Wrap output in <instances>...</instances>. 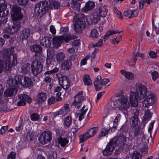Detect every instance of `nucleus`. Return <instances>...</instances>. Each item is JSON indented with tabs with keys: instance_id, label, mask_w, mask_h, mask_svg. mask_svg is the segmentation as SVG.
<instances>
[{
	"instance_id": "ea45409f",
	"label": "nucleus",
	"mask_w": 159,
	"mask_h": 159,
	"mask_svg": "<svg viewBox=\"0 0 159 159\" xmlns=\"http://www.w3.org/2000/svg\"><path fill=\"white\" fill-rule=\"evenodd\" d=\"M72 121V117L70 116H67L66 117L64 120V125L66 127H68L71 124Z\"/></svg>"
},
{
	"instance_id": "69168bd1",
	"label": "nucleus",
	"mask_w": 159,
	"mask_h": 159,
	"mask_svg": "<svg viewBox=\"0 0 159 159\" xmlns=\"http://www.w3.org/2000/svg\"><path fill=\"white\" fill-rule=\"evenodd\" d=\"M26 138L28 140L31 141L33 140V134L32 133L28 132L26 136Z\"/></svg>"
},
{
	"instance_id": "7c9ffc66",
	"label": "nucleus",
	"mask_w": 159,
	"mask_h": 159,
	"mask_svg": "<svg viewBox=\"0 0 159 159\" xmlns=\"http://www.w3.org/2000/svg\"><path fill=\"white\" fill-rule=\"evenodd\" d=\"M120 72L128 79H132L134 78V75L131 72H127L124 70H121L120 71Z\"/></svg>"
},
{
	"instance_id": "a878e982",
	"label": "nucleus",
	"mask_w": 159,
	"mask_h": 159,
	"mask_svg": "<svg viewBox=\"0 0 159 159\" xmlns=\"http://www.w3.org/2000/svg\"><path fill=\"white\" fill-rule=\"evenodd\" d=\"M40 44L45 47H49L50 46L51 43L48 37H45L40 40Z\"/></svg>"
},
{
	"instance_id": "bf43d9fd",
	"label": "nucleus",
	"mask_w": 159,
	"mask_h": 159,
	"mask_svg": "<svg viewBox=\"0 0 159 159\" xmlns=\"http://www.w3.org/2000/svg\"><path fill=\"white\" fill-rule=\"evenodd\" d=\"M56 100L55 97L51 96L49 98L48 100V105H50L55 102Z\"/></svg>"
},
{
	"instance_id": "37998d69",
	"label": "nucleus",
	"mask_w": 159,
	"mask_h": 159,
	"mask_svg": "<svg viewBox=\"0 0 159 159\" xmlns=\"http://www.w3.org/2000/svg\"><path fill=\"white\" fill-rule=\"evenodd\" d=\"M79 143H80L85 142L86 140L89 138V136L85 133L84 134L80 135L79 136Z\"/></svg>"
},
{
	"instance_id": "4d7b16f0",
	"label": "nucleus",
	"mask_w": 159,
	"mask_h": 159,
	"mask_svg": "<svg viewBox=\"0 0 159 159\" xmlns=\"http://www.w3.org/2000/svg\"><path fill=\"white\" fill-rule=\"evenodd\" d=\"M141 154L136 151L134 152L132 154V159H141Z\"/></svg>"
},
{
	"instance_id": "5701e85b",
	"label": "nucleus",
	"mask_w": 159,
	"mask_h": 159,
	"mask_svg": "<svg viewBox=\"0 0 159 159\" xmlns=\"http://www.w3.org/2000/svg\"><path fill=\"white\" fill-rule=\"evenodd\" d=\"M122 32L123 31H119L118 30L115 31L113 30H110L107 32L106 34L103 36L102 38L105 41H106L110 36L116 34H119Z\"/></svg>"
},
{
	"instance_id": "aec40b11",
	"label": "nucleus",
	"mask_w": 159,
	"mask_h": 159,
	"mask_svg": "<svg viewBox=\"0 0 159 159\" xmlns=\"http://www.w3.org/2000/svg\"><path fill=\"white\" fill-rule=\"evenodd\" d=\"M85 106L84 105L80 110H78L76 112L77 116L79 117L78 120L79 121H81L84 118V116L86 112L88 109H85Z\"/></svg>"
},
{
	"instance_id": "e2e57ef3",
	"label": "nucleus",
	"mask_w": 159,
	"mask_h": 159,
	"mask_svg": "<svg viewBox=\"0 0 159 159\" xmlns=\"http://www.w3.org/2000/svg\"><path fill=\"white\" fill-rule=\"evenodd\" d=\"M16 153L13 151H11L7 156L8 159H15L16 157Z\"/></svg>"
},
{
	"instance_id": "2eb2a0df",
	"label": "nucleus",
	"mask_w": 159,
	"mask_h": 159,
	"mask_svg": "<svg viewBox=\"0 0 159 159\" xmlns=\"http://www.w3.org/2000/svg\"><path fill=\"white\" fill-rule=\"evenodd\" d=\"M117 101L119 105V108L126 110L129 107V104L128 102V98L126 96L118 98Z\"/></svg>"
},
{
	"instance_id": "de8ad7c7",
	"label": "nucleus",
	"mask_w": 159,
	"mask_h": 159,
	"mask_svg": "<svg viewBox=\"0 0 159 159\" xmlns=\"http://www.w3.org/2000/svg\"><path fill=\"white\" fill-rule=\"evenodd\" d=\"M72 7L75 12H79L80 10V5L78 2H74L72 5Z\"/></svg>"
},
{
	"instance_id": "052dcab7",
	"label": "nucleus",
	"mask_w": 159,
	"mask_h": 159,
	"mask_svg": "<svg viewBox=\"0 0 159 159\" xmlns=\"http://www.w3.org/2000/svg\"><path fill=\"white\" fill-rule=\"evenodd\" d=\"M103 45V41L101 39H100L96 44L92 43V46L93 47H101Z\"/></svg>"
},
{
	"instance_id": "09e8293b",
	"label": "nucleus",
	"mask_w": 159,
	"mask_h": 159,
	"mask_svg": "<svg viewBox=\"0 0 159 159\" xmlns=\"http://www.w3.org/2000/svg\"><path fill=\"white\" fill-rule=\"evenodd\" d=\"M66 112H64L62 110H60L59 111L53 113L52 115L54 117H55L57 116H64L66 115Z\"/></svg>"
},
{
	"instance_id": "a19ab883",
	"label": "nucleus",
	"mask_w": 159,
	"mask_h": 159,
	"mask_svg": "<svg viewBox=\"0 0 159 159\" xmlns=\"http://www.w3.org/2000/svg\"><path fill=\"white\" fill-rule=\"evenodd\" d=\"M75 14L76 15L74 18V20L76 21L78 20H83L82 19L84 17V15L81 13L76 12H74Z\"/></svg>"
},
{
	"instance_id": "6e6552de",
	"label": "nucleus",
	"mask_w": 159,
	"mask_h": 159,
	"mask_svg": "<svg viewBox=\"0 0 159 159\" xmlns=\"http://www.w3.org/2000/svg\"><path fill=\"white\" fill-rule=\"evenodd\" d=\"M43 66L41 62L34 60L31 65V73L36 76L42 71Z\"/></svg>"
},
{
	"instance_id": "9b49d317",
	"label": "nucleus",
	"mask_w": 159,
	"mask_h": 159,
	"mask_svg": "<svg viewBox=\"0 0 159 159\" xmlns=\"http://www.w3.org/2000/svg\"><path fill=\"white\" fill-rule=\"evenodd\" d=\"M83 93V91L79 92L74 97V99L73 104L77 108H79L81 107L82 105V102L85 99V98L82 96Z\"/></svg>"
},
{
	"instance_id": "49530a36",
	"label": "nucleus",
	"mask_w": 159,
	"mask_h": 159,
	"mask_svg": "<svg viewBox=\"0 0 159 159\" xmlns=\"http://www.w3.org/2000/svg\"><path fill=\"white\" fill-rule=\"evenodd\" d=\"M139 95L140 96V98L143 99L149 93L148 90H139Z\"/></svg>"
},
{
	"instance_id": "0eeeda50",
	"label": "nucleus",
	"mask_w": 159,
	"mask_h": 159,
	"mask_svg": "<svg viewBox=\"0 0 159 159\" xmlns=\"http://www.w3.org/2000/svg\"><path fill=\"white\" fill-rule=\"evenodd\" d=\"M60 85L64 89H67L70 86V83L69 79L66 76L60 73L56 74Z\"/></svg>"
},
{
	"instance_id": "f257e3e1",
	"label": "nucleus",
	"mask_w": 159,
	"mask_h": 159,
	"mask_svg": "<svg viewBox=\"0 0 159 159\" xmlns=\"http://www.w3.org/2000/svg\"><path fill=\"white\" fill-rule=\"evenodd\" d=\"M126 141V137L124 135L119 136L113 138L107 144L106 148L102 151L103 155H110L115 148L116 152H119L123 149Z\"/></svg>"
},
{
	"instance_id": "20e7f679",
	"label": "nucleus",
	"mask_w": 159,
	"mask_h": 159,
	"mask_svg": "<svg viewBox=\"0 0 159 159\" xmlns=\"http://www.w3.org/2000/svg\"><path fill=\"white\" fill-rule=\"evenodd\" d=\"M134 112V115L133 117L131 118V121L130 123L131 126L134 127L131 131L133 134V138H137L139 137L141 135H143V131L140 130V127L139 126H136L138 124L139 120V111L137 109H135Z\"/></svg>"
},
{
	"instance_id": "4c0bfd02",
	"label": "nucleus",
	"mask_w": 159,
	"mask_h": 159,
	"mask_svg": "<svg viewBox=\"0 0 159 159\" xmlns=\"http://www.w3.org/2000/svg\"><path fill=\"white\" fill-rule=\"evenodd\" d=\"M18 98L21 99L23 100L27 101L28 102H31V99L29 96L25 94H20L18 96Z\"/></svg>"
},
{
	"instance_id": "412c9836",
	"label": "nucleus",
	"mask_w": 159,
	"mask_h": 159,
	"mask_svg": "<svg viewBox=\"0 0 159 159\" xmlns=\"http://www.w3.org/2000/svg\"><path fill=\"white\" fill-rule=\"evenodd\" d=\"M138 14V12L136 11L135 10H131L130 9H128L127 11L124 12L123 15L124 16L130 18L133 17L137 16Z\"/></svg>"
},
{
	"instance_id": "79ce46f5",
	"label": "nucleus",
	"mask_w": 159,
	"mask_h": 159,
	"mask_svg": "<svg viewBox=\"0 0 159 159\" xmlns=\"http://www.w3.org/2000/svg\"><path fill=\"white\" fill-rule=\"evenodd\" d=\"M109 131V129H107L102 128L101 129L100 132L99 133V138L100 139H101L102 137L105 136L108 134Z\"/></svg>"
},
{
	"instance_id": "c9c22d12",
	"label": "nucleus",
	"mask_w": 159,
	"mask_h": 159,
	"mask_svg": "<svg viewBox=\"0 0 159 159\" xmlns=\"http://www.w3.org/2000/svg\"><path fill=\"white\" fill-rule=\"evenodd\" d=\"M17 90H6L4 92V96L6 97H11L16 94Z\"/></svg>"
},
{
	"instance_id": "2f4dec72",
	"label": "nucleus",
	"mask_w": 159,
	"mask_h": 159,
	"mask_svg": "<svg viewBox=\"0 0 159 159\" xmlns=\"http://www.w3.org/2000/svg\"><path fill=\"white\" fill-rule=\"evenodd\" d=\"M30 50L36 52H40L42 50V48L39 45L37 44L32 45L30 47Z\"/></svg>"
},
{
	"instance_id": "c03bdc74",
	"label": "nucleus",
	"mask_w": 159,
	"mask_h": 159,
	"mask_svg": "<svg viewBox=\"0 0 159 159\" xmlns=\"http://www.w3.org/2000/svg\"><path fill=\"white\" fill-rule=\"evenodd\" d=\"M90 36L93 40L98 38V33L96 29H93L91 30Z\"/></svg>"
},
{
	"instance_id": "864d4df0",
	"label": "nucleus",
	"mask_w": 159,
	"mask_h": 159,
	"mask_svg": "<svg viewBox=\"0 0 159 159\" xmlns=\"http://www.w3.org/2000/svg\"><path fill=\"white\" fill-rule=\"evenodd\" d=\"M83 125H79L78 124L75 125V126L71 129L72 132L73 134H76L79 129L83 127Z\"/></svg>"
},
{
	"instance_id": "423d86ee",
	"label": "nucleus",
	"mask_w": 159,
	"mask_h": 159,
	"mask_svg": "<svg viewBox=\"0 0 159 159\" xmlns=\"http://www.w3.org/2000/svg\"><path fill=\"white\" fill-rule=\"evenodd\" d=\"M75 39L73 35L64 34L62 36H54L52 40L53 45L56 47H59L63 41L66 43L68 42L72 39Z\"/></svg>"
},
{
	"instance_id": "338daca9",
	"label": "nucleus",
	"mask_w": 159,
	"mask_h": 159,
	"mask_svg": "<svg viewBox=\"0 0 159 159\" xmlns=\"http://www.w3.org/2000/svg\"><path fill=\"white\" fill-rule=\"evenodd\" d=\"M114 11L116 14L117 16L120 19H122V16L120 11H118L116 7L114 8Z\"/></svg>"
},
{
	"instance_id": "58836bf2",
	"label": "nucleus",
	"mask_w": 159,
	"mask_h": 159,
	"mask_svg": "<svg viewBox=\"0 0 159 159\" xmlns=\"http://www.w3.org/2000/svg\"><path fill=\"white\" fill-rule=\"evenodd\" d=\"M152 115L150 111L148 110H147L144 114L143 117V120L147 123L148 121L151 118Z\"/></svg>"
},
{
	"instance_id": "0e129e2a",
	"label": "nucleus",
	"mask_w": 159,
	"mask_h": 159,
	"mask_svg": "<svg viewBox=\"0 0 159 159\" xmlns=\"http://www.w3.org/2000/svg\"><path fill=\"white\" fill-rule=\"evenodd\" d=\"M152 76L153 80L155 81L159 76L158 73L156 71H155L152 73Z\"/></svg>"
},
{
	"instance_id": "9d476101",
	"label": "nucleus",
	"mask_w": 159,
	"mask_h": 159,
	"mask_svg": "<svg viewBox=\"0 0 159 159\" xmlns=\"http://www.w3.org/2000/svg\"><path fill=\"white\" fill-rule=\"evenodd\" d=\"M13 21H14L13 25L11 27L6 28L4 30L6 32L10 34H13L17 33L21 26V21L20 20Z\"/></svg>"
},
{
	"instance_id": "774afa93",
	"label": "nucleus",
	"mask_w": 159,
	"mask_h": 159,
	"mask_svg": "<svg viewBox=\"0 0 159 159\" xmlns=\"http://www.w3.org/2000/svg\"><path fill=\"white\" fill-rule=\"evenodd\" d=\"M89 58V57L87 56L84 58L82 59L80 62V64L84 66L87 63V60Z\"/></svg>"
},
{
	"instance_id": "473e14b6",
	"label": "nucleus",
	"mask_w": 159,
	"mask_h": 159,
	"mask_svg": "<svg viewBox=\"0 0 159 159\" xmlns=\"http://www.w3.org/2000/svg\"><path fill=\"white\" fill-rule=\"evenodd\" d=\"M102 77L100 75H98L94 82V86L95 89H98L100 86L101 81L102 80Z\"/></svg>"
},
{
	"instance_id": "8fccbe9b",
	"label": "nucleus",
	"mask_w": 159,
	"mask_h": 159,
	"mask_svg": "<svg viewBox=\"0 0 159 159\" xmlns=\"http://www.w3.org/2000/svg\"><path fill=\"white\" fill-rule=\"evenodd\" d=\"M122 39V35H118L115 38H114L112 39V43L113 44H117L119 43V42Z\"/></svg>"
},
{
	"instance_id": "a18cd8bd",
	"label": "nucleus",
	"mask_w": 159,
	"mask_h": 159,
	"mask_svg": "<svg viewBox=\"0 0 159 159\" xmlns=\"http://www.w3.org/2000/svg\"><path fill=\"white\" fill-rule=\"evenodd\" d=\"M121 117V116L120 114H118L117 116L116 117L114 120L113 122V126L112 127V129H116L118 125V122L120 120Z\"/></svg>"
},
{
	"instance_id": "c85d7f7f",
	"label": "nucleus",
	"mask_w": 159,
	"mask_h": 159,
	"mask_svg": "<svg viewBox=\"0 0 159 159\" xmlns=\"http://www.w3.org/2000/svg\"><path fill=\"white\" fill-rule=\"evenodd\" d=\"M83 80L84 84L88 86H90L92 84V81L89 75H85L83 77Z\"/></svg>"
},
{
	"instance_id": "39448f33",
	"label": "nucleus",
	"mask_w": 159,
	"mask_h": 159,
	"mask_svg": "<svg viewBox=\"0 0 159 159\" xmlns=\"http://www.w3.org/2000/svg\"><path fill=\"white\" fill-rule=\"evenodd\" d=\"M49 4L46 1H42L37 3L34 9V14L38 17H41L46 13L48 10Z\"/></svg>"
},
{
	"instance_id": "f704fd0d",
	"label": "nucleus",
	"mask_w": 159,
	"mask_h": 159,
	"mask_svg": "<svg viewBox=\"0 0 159 159\" xmlns=\"http://www.w3.org/2000/svg\"><path fill=\"white\" fill-rule=\"evenodd\" d=\"M110 81V80L109 79L104 78L101 81L100 86L98 88V89H106V85L109 83Z\"/></svg>"
},
{
	"instance_id": "72a5a7b5",
	"label": "nucleus",
	"mask_w": 159,
	"mask_h": 159,
	"mask_svg": "<svg viewBox=\"0 0 159 159\" xmlns=\"http://www.w3.org/2000/svg\"><path fill=\"white\" fill-rule=\"evenodd\" d=\"M71 65V61L69 60L65 61L62 64L63 68L66 70L69 69L70 68Z\"/></svg>"
},
{
	"instance_id": "3c124183",
	"label": "nucleus",
	"mask_w": 159,
	"mask_h": 159,
	"mask_svg": "<svg viewBox=\"0 0 159 159\" xmlns=\"http://www.w3.org/2000/svg\"><path fill=\"white\" fill-rule=\"evenodd\" d=\"M39 116L37 113H33L30 115V119L32 121H37L39 120Z\"/></svg>"
},
{
	"instance_id": "680f3d73",
	"label": "nucleus",
	"mask_w": 159,
	"mask_h": 159,
	"mask_svg": "<svg viewBox=\"0 0 159 159\" xmlns=\"http://www.w3.org/2000/svg\"><path fill=\"white\" fill-rule=\"evenodd\" d=\"M111 106L113 108H116L117 107L119 108V105L117 99L116 100H113L111 102Z\"/></svg>"
},
{
	"instance_id": "603ef678",
	"label": "nucleus",
	"mask_w": 159,
	"mask_h": 159,
	"mask_svg": "<svg viewBox=\"0 0 159 159\" xmlns=\"http://www.w3.org/2000/svg\"><path fill=\"white\" fill-rule=\"evenodd\" d=\"M136 89H147L146 86L143 84L140 83H136L135 85Z\"/></svg>"
},
{
	"instance_id": "393cba45",
	"label": "nucleus",
	"mask_w": 159,
	"mask_h": 159,
	"mask_svg": "<svg viewBox=\"0 0 159 159\" xmlns=\"http://www.w3.org/2000/svg\"><path fill=\"white\" fill-rule=\"evenodd\" d=\"M58 143L61 147L65 146L69 143V140L67 138H63L61 137H58Z\"/></svg>"
},
{
	"instance_id": "a211bd4d",
	"label": "nucleus",
	"mask_w": 159,
	"mask_h": 159,
	"mask_svg": "<svg viewBox=\"0 0 159 159\" xmlns=\"http://www.w3.org/2000/svg\"><path fill=\"white\" fill-rule=\"evenodd\" d=\"M96 11L98 15L102 17H105L107 12V9L105 5L102 6L98 8Z\"/></svg>"
},
{
	"instance_id": "6e6d98bb",
	"label": "nucleus",
	"mask_w": 159,
	"mask_h": 159,
	"mask_svg": "<svg viewBox=\"0 0 159 159\" xmlns=\"http://www.w3.org/2000/svg\"><path fill=\"white\" fill-rule=\"evenodd\" d=\"M44 133L43 132L40 135L39 138V140L40 143L43 144H45L46 143L45 142V137L44 136Z\"/></svg>"
},
{
	"instance_id": "13d9d810",
	"label": "nucleus",
	"mask_w": 159,
	"mask_h": 159,
	"mask_svg": "<svg viewBox=\"0 0 159 159\" xmlns=\"http://www.w3.org/2000/svg\"><path fill=\"white\" fill-rule=\"evenodd\" d=\"M57 152L55 151H52L49 154L48 159H56Z\"/></svg>"
},
{
	"instance_id": "7ed1b4c3",
	"label": "nucleus",
	"mask_w": 159,
	"mask_h": 159,
	"mask_svg": "<svg viewBox=\"0 0 159 159\" xmlns=\"http://www.w3.org/2000/svg\"><path fill=\"white\" fill-rule=\"evenodd\" d=\"M14 48L11 47L8 49L4 50L3 52V61L5 63V67L7 70H10L12 66H15L17 62V55L13 53Z\"/></svg>"
},
{
	"instance_id": "bb28decb",
	"label": "nucleus",
	"mask_w": 159,
	"mask_h": 159,
	"mask_svg": "<svg viewBox=\"0 0 159 159\" xmlns=\"http://www.w3.org/2000/svg\"><path fill=\"white\" fill-rule=\"evenodd\" d=\"M9 13L7 6H4L0 7V17H4L7 16Z\"/></svg>"
},
{
	"instance_id": "5fc2aeb1",
	"label": "nucleus",
	"mask_w": 159,
	"mask_h": 159,
	"mask_svg": "<svg viewBox=\"0 0 159 159\" xmlns=\"http://www.w3.org/2000/svg\"><path fill=\"white\" fill-rule=\"evenodd\" d=\"M29 66L27 65L23 66L21 69V73L23 74H26L28 73Z\"/></svg>"
},
{
	"instance_id": "e433bc0d",
	"label": "nucleus",
	"mask_w": 159,
	"mask_h": 159,
	"mask_svg": "<svg viewBox=\"0 0 159 159\" xmlns=\"http://www.w3.org/2000/svg\"><path fill=\"white\" fill-rule=\"evenodd\" d=\"M43 133H44V136L45 137V142L46 143H47V142H50L52 140V134L51 132L49 131H46L44 132Z\"/></svg>"
},
{
	"instance_id": "4be33fe9",
	"label": "nucleus",
	"mask_w": 159,
	"mask_h": 159,
	"mask_svg": "<svg viewBox=\"0 0 159 159\" xmlns=\"http://www.w3.org/2000/svg\"><path fill=\"white\" fill-rule=\"evenodd\" d=\"M95 6L94 2L89 1L87 2L85 5V7L83 8L82 10L84 12H86L88 11L92 10Z\"/></svg>"
},
{
	"instance_id": "c756f323",
	"label": "nucleus",
	"mask_w": 159,
	"mask_h": 159,
	"mask_svg": "<svg viewBox=\"0 0 159 159\" xmlns=\"http://www.w3.org/2000/svg\"><path fill=\"white\" fill-rule=\"evenodd\" d=\"M50 7L52 9H57L60 7L59 3L55 0H49Z\"/></svg>"
},
{
	"instance_id": "cd10ccee",
	"label": "nucleus",
	"mask_w": 159,
	"mask_h": 159,
	"mask_svg": "<svg viewBox=\"0 0 159 159\" xmlns=\"http://www.w3.org/2000/svg\"><path fill=\"white\" fill-rule=\"evenodd\" d=\"M65 58V54L63 52H58L56 56V59L58 63H60L63 61Z\"/></svg>"
},
{
	"instance_id": "ddd939ff",
	"label": "nucleus",
	"mask_w": 159,
	"mask_h": 159,
	"mask_svg": "<svg viewBox=\"0 0 159 159\" xmlns=\"http://www.w3.org/2000/svg\"><path fill=\"white\" fill-rule=\"evenodd\" d=\"M100 16L95 11L87 19V22L89 25L97 23L100 20Z\"/></svg>"
},
{
	"instance_id": "f3484780",
	"label": "nucleus",
	"mask_w": 159,
	"mask_h": 159,
	"mask_svg": "<svg viewBox=\"0 0 159 159\" xmlns=\"http://www.w3.org/2000/svg\"><path fill=\"white\" fill-rule=\"evenodd\" d=\"M47 94L44 92L38 93L36 96V102L39 104H41L44 102L47 98Z\"/></svg>"
},
{
	"instance_id": "b1692460",
	"label": "nucleus",
	"mask_w": 159,
	"mask_h": 159,
	"mask_svg": "<svg viewBox=\"0 0 159 159\" xmlns=\"http://www.w3.org/2000/svg\"><path fill=\"white\" fill-rule=\"evenodd\" d=\"M98 130L97 127H93L89 129L87 131L86 133L89 136V137L90 138L95 135L96 134Z\"/></svg>"
},
{
	"instance_id": "f03ea898",
	"label": "nucleus",
	"mask_w": 159,
	"mask_h": 159,
	"mask_svg": "<svg viewBox=\"0 0 159 159\" xmlns=\"http://www.w3.org/2000/svg\"><path fill=\"white\" fill-rule=\"evenodd\" d=\"M20 85L25 88L30 87L32 85L31 79L27 76L16 75L14 78H9L6 86L9 87L7 89H17Z\"/></svg>"
},
{
	"instance_id": "f8f14e48",
	"label": "nucleus",
	"mask_w": 159,
	"mask_h": 159,
	"mask_svg": "<svg viewBox=\"0 0 159 159\" xmlns=\"http://www.w3.org/2000/svg\"><path fill=\"white\" fill-rule=\"evenodd\" d=\"M156 100V95L153 93H151L144 99L143 103L145 107H148L154 104Z\"/></svg>"
},
{
	"instance_id": "6ab92c4d",
	"label": "nucleus",
	"mask_w": 159,
	"mask_h": 159,
	"mask_svg": "<svg viewBox=\"0 0 159 159\" xmlns=\"http://www.w3.org/2000/svg\"><path fill=\"white\" fill-rule=\"evenodd\" d=\"M30 30L29 29H24L20 34V38L22 40H26L30 36Z\"/></svg>"
},
{
	"instance_id": "4468645a",
	"label": "nucleus",
	"mask_w": 159,
	"mask_h": 159,
	"mask_svg": "<svg viewBox=\"0 0 159 159\" xmlns=\"http://www.w3.org/2000/svg\"><path fill=\"white\" fill-rule=\"evenodd\" d=\"M85 22L84 20H78L74 24V30L77 33L81 32L85 28Z\"/></svg>"
},
{
	"instance_id": "1a4fd4ad",
	"label": "nucleus",
	"mask_w": 159,
	"mask_h": 159,
	"mask_svg": "<svg viewBox=\"0 0 159 159\" xmlns=\"http://www.w3.org/2000/svg\"><path fill=\"white\" fill-rule=\"evenodd\" d=\"M11 9L12 13L11 15L12 20H18L22 18L23 15L21 13V8L20 7L15 5L12 6Z\"/></svg>"
},
{
	"instance_id": "dca6fc26",
	"label": "nucleus",
	"mask_w": 159,
	"mask_h": 159,
	"mask_svg": "<svg viewBox=\"0 0 159 159\" xmlns=\"http://www.w3.org/2000/svg\"><path fill=\"white\" fill-rule=\"evenodd\" d=\"M138 92L137 93L132 92L130 96V100L131 105L132 106L135 107L138 105V98L139 97L138 96Z\"/></svg>"
}]
</instances>
